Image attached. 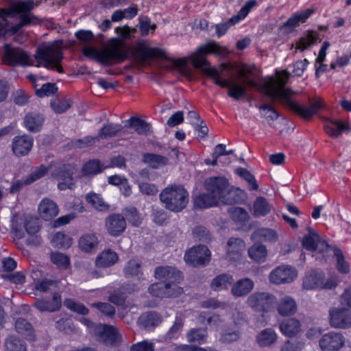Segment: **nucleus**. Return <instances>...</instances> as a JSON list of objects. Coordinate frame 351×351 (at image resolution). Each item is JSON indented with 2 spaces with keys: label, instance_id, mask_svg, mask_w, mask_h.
Listing matches in <instances>:
<instances>
[{
  "label": "nucleus",
  "instance_id": "obj_1",
  "mask_svg": "<svg viewBox=\"0 0 351 351\" xmlns=\"http://www.w3.org/2000/svg\"><path fill=\"white\" fill-rule=\"evenodd\" d=\"M226 52V49L217 43L215 41L208 42L197 47L196 50L197 56L193 59V64L195 68L201 69L205 75L212 78L215 84L221 88H229L228 95L230 97L237 101L241 98L250 101L252 97L247 93L245 85L221 80L219 71L215 67L211 66L207 59L203 56V55L207 54L223 56Z\"/></svg>",
  "mask_w": 351,
  "mask_h": 351
},
{
  "label": "nucleus",
  "instance_id": "obj_2",
  "mask_svg": "<svg viewBox=\"0 0 351 351\" xmlns=\"http://www.w3.org/2000/svg\"><path fill=\"white\" fill-rule=\"evenodd\" d=\"M290 74L287 71H284V76L280 80L282 88H278L274 86L269 87L266 85L262 86L263 92L265 96L272 101H278L285 104L289 110L294 114L298 115L303 119H311L321 108H324V103L322 100H316L309 106H303L299 103L293 101L290 95L293 93L289 87H285V85L289 80Z\"/></svg>",
  "mask_w": 351,
  "mask_h": 351
},
{
  "label": "nucleus",
  "instance_id": "obj_3",
  "mask_svg": "<svg viewBox=\"0 0 351 351\" xmlns=\"http://www.w3.org/2000/svg\"><path fill=\"white\" fill-rule=\"evenodd\" d=\"M121 43V45L112 46L102 52H98L94 48L86 47L82 49V53L86 57L95 59L103 66H110L112 61L122 62L130 58L129 51Z\"/></svg>",
  "mask_w": 351,
  "mask_h": 351
},
{
  "label": "nucleus",
  "instance_id": "obj_4",
  "mask_svg": "<svg viewBox=\"0 0 351 351\" xmlns=\"http://www.w3.org/2000/svg\"><path fill=\"white\" fill-rule=\"evenodd\" d=\"M159 196L165 208L173 212L182 211L189 202V193L182 185L169 186L162 191Z\"/></svg>",
  "mask_w": 351,
  "mask_h": 351
},
{
  "label": "nucleus",
  "instance_id": "obj_5",
  "mask_svg": "<svg viewBox=\"0 0 351 351\" xmlns=\"http://www.w3.org/2000/svg\"><path fill=\"white\" fill-rule=\"evenodd\" d=\"M77 167L74 163H64L55 168L52 176L59 180L58 189L60 191L71 189L74 184V175Z\"/></svg>",
  "mask_w": 351,
  "mask_h": 351
},
{
  "label": "nucleus",
  "instance_id": "obj_6",
  "mask_svg": "<svg viewBox=\"0 0 351 351\" xmlns=\"http://www.w3.org/2000/svg\"><path fill=\"white\" fill-rule=\"evenodd\" d=\"M180 282H154L148 287L149 293L154 297L159 298H175L184 293Z\"/></svg>",
  "mask_w": 351,
  "mask_h": 351
},
{
  "label": "nucleus",
  "instance_id": "obj_7",
  "mask_svg": "<svg viewBox=\"0 0 351 351\" xmlns=\"http://www.w3.org/2000/svg\"><path fill=\"white\" fill-rule=\"evenodd\" d=\"M3 61L10 66L31 65L29 56L22 49L12 47L10 44L4 45Z\"/></svg>",
  "mask_w": 351,
  "mask_h": 351
},
{
  "label": "nucleus",
  "instance_id": "obj_8",
  "mask_svg": "<svg viewBox=\"0 0 351 351\" xmlns=\"http://www.w3.org/2000/svg\"><path fill=\"white\" fill-rule=\"evenodd\" d=\"M275 299L272 294L265 292H255L247 298V304L255 311L269 312L273 308Z\"/></svg>",
  "mask_w": 351,
  "mask_h": 351
},
{
  "label": "nucleus",
  "instance_id": "obj_9",
  "mask_svg": "<svg viewBox=\"0 0 351 351\" xmlns=\"http://www.w3.org/2000/svg\"><path fill=\"white\" fill-rule=\"evenodd\" d=\"M184 258L193 267L205 265L210 260V252L207 246L198 245L186 251Z\"/></svg>",
  "mask_w": 351,
  "mask_h": 351
},
{
  "label": "nucleus",
  "instance_id": "obj_10",
  "mask_svg": "<svg viewBox=\"0 0 351 351\" xmlns=\"http://www.w3.org/2000/svg\"><path fill=\"white\" fill-rule=\"evenodd\" d=\"M136 56L138 60L145 64L149 60L160 58L168 61L172 60L167 55L165 51L159 47H151L145 43H139L135 48Z\"/></svg>",
  "mask_w": 351,
  "mask_h": 351
},
{
  "label": "nucleus",
  "instance_id": "obj_11",
  "mask_svg": "<svg viewBox=\"0 0 351 351\" xmlns=\"http://www.w3.org/2000/svg\"><path fill=\"white\" fill-rule=\"evenodd\" d=\"M95 332L99 341L106 346H118L122 340L117 328L111 325L99 324L97 326Z\"/></svg>",
  "mask_w": 351,
  "mask_h": 351
},
{
  "label": "nucleus",
  "instance_id": "obj_12",
  "mask_svg": "<svg viewBox=\"0 0 351 351\" xmlns=\"http://www.w3.org/2000/svg\"><path fill=\"white\" fill-rule=\"evenodd\" d=\"M35 58L50 65L60 62L64 56L62 49L56 44H51L37 48Z\"/></svg>",
  "mask_w": 351,
  "mask_h": 351
},
{
  "label": "nucleus",
  "instance_id": "obj_13",
  "mask_svg": "<svg viewBox=\"0 0 351 351\" xmlns=\"http://www.w3.org/2000/svg\"><path fill=\"white\" fill-rule=\"evenodd\" d=\"M329 322L336 328H348L351 327V311L345 307L331 308L329 311Z\"/></svg>",
  "mask_w": 351,
  "mask_h": 351
},
{
  "label": "nucleus",
  "instance_id": "obj_14",
  "mask_svg": "<svg viewBox=\"0 0 351 351\" xmlns=\"http://www.w3.org/2000/svg\"><path fill=\"white\" fill-rule=\"evenodd\" d=\"M229 186L228 180L224 176H213L204 181V189L220 201Z\"/></svg>",
  "mask_w": 351,
  "mask_h": 351
},
{
  "label": "nucleus",
  "instance_id": "obj_15",
  "mask_svg": "<svg viewBox=\"0 0 351 351\" xmlns=\"http://www.w3.org/2000/svg\"><path fill=\"white\" fill-rule=\"evenodd\" d=\"M154 277L159 280L158 282H181L183 274L181 271L175 267L165 265L158 266L154 269Z\"/></svg>",
  "mask_w": 351,
  "mask_h": 351
},
{
  "label": "nucleus",
  "instance_id": "obj_16",
  "mask_svg": "<svg viewBox=\"0 0 351 351\" xmlns=\"http://www.w3.org/2000/svg\"><path fill=\"white\" fill-rule=\"evenodd\" d=\"M34 138L28 134L15 136L12 142V152L16 157L27 156L32 149Z\"/></svg>",
  "mask_w": 351,
  "mask_h": 351
},
{
  "label": "nucleus",
  "instance_id": "obj_17",
  "mask_svg": "<svg viewBox=\"0 0 351 351\" xmlns=\"http://www.w3.org/2000/svg\"><path fill=\"white\" fill-rule=\"evenodd\" d=\"M319 344L322 351H338L344 345V337L340 332H329L322 337Z\"/></svg>",
  "mask_w": 351,
  "mask_h": 351
},
{
  "label": "nucleus",
  "instance_id": "obj_18",
  "mask_svg": "<svg viewBox=\"0 0 351 351\" xmlns=\"http://www.w3.org/2000/svg\"><path fill=\"white\" fill-rule=\"evenodd\" d=\"M124 216L119 213H112L106 219V228L108 234L112 237L120 236L126 228Z\"/></svg>",
  "mask_w": 351,
  "mask_h": 351
},
{
  "label": "nucleus",
  "instance_id": "obj_19",
  "mask_svg": "<svg viewBox=\"0 0 351 351\" xmlns=\"http://www.w3.org/2000/svg\"><path fill=\"white\" fill-rule=\"evenodd\" d=\"M295 277L294 270L288 266H279L269 274L270 281L276 285L291 282Z\"/></svg>",
  "mask_w": 351,
  "mask_h": 351
},
{
  "label": "nucleus",
  "instance_id": "obj_20",
  "mask_svg": "<svg viewBox=\"0 0 351 351\" xmlns=\"http://www.w3.org/2000/svg\"><path fill=\"white\" fill-rule=\"evenodd\" d=\"M34 306L40 312H55L60 310L62 306V298L60 293L54 292L51 300L44 298L38 299L35 301Z\"/></svg>",
  "mask_w": 351,
  "mask_h": 351
},
{
  "label": "nucleus",
  "instance_id": "obj_21",
  "mask_svg": "<svg viewBox=\"0 0 351 351\" xmlns=\"http://www.w3.org/2000/svg\"><path fill=\"white\" fill-rule=\"evenodd\" d=\"M254 283L249 278H243L233 282L230 290L231 294L235 298L247 296L254 289Z\"/></svg>",
  "mask_w": 351,
  "mask_h": 351
},
{
  "label": "nucleus",
  "instance_id": "obj_22",
  "mask_svg": "<svg viewBox=\"0 0 351 351\" xmlns=\"http://www.w3.org/2000/svg\"><path fill=\"white\" fill-rule=\"evenodd\" d=\"M276 311L282 317L293 315L298 309L295 300L289 295H285L276 302Z\"/></svg>",
  "mask_w": 351,
  "mask_h": 351
},
{
  "label": "nucleus",
  "instance_id": "obj_23",
  "mask_svg": "<svg viewBox=\"0 0 351 351\" xmlns=\"http://www.w3.org/2000/svg\"><path fill=\"white\" fill-rule=\"evenodd\" d=\"M45 120V118L43 114L38 112H29L24 117V126L29 132L36 133L41 130Z\"/></svg>",
  "mask_w": 351,
  "mask_h": 351
},
{
  "label": "nucleus",
  "instance_id": "obj_24",
  "mask_svg": "<svg viewBox=\"0 0 351 351\" xmlns=\"http://www.w3.org/2000/svg\"><path fill=\"white\" fill-rule=\"evenodd\" d=\"M300 322L294 317L282 319L279 323V329L285 337L291 338L296 336L301 331Z\"/></svg>",
  "mask_w": 351,
  "mask_h": 351
},
{
  "label": "nucleus",
  "instance_id": "obj_25",
  "mask_svg": "<svg viewBox=\"0 0 351 351\" xmlns=\"http://www.w3.org/2000/svg\"><path fill=\"white\" fill-rule=\"evenodd\" d=\"M40 217L45 221L51 220L58 215V207L55 202L49 198H44L38 205Z\"/></svg>",
  "mask_w": 351,
  "mask_h": 351
},
{
  "label": "nucleus",
  "instance_id": "obj_26",
  "mask_svg": "<svg viewBox=\"0 0 351 351\" xmlns=\"http://www.w3.org/2000/svg\"><path fill=\"white\" fill-rule=\"evenodd\" d=\"M246 197V193L243 190L232 186L226 190L220 201L228 205L239 204L245 202Z\"/></svg>",
  "mask_w": 351,
  "mask_h": 351
},
{
  "label": "nucleus",
  "instance_id": "obj_27",
  "mask_svg": "<svg viewBox=\"0 0 351 351\" xmlns=\"http://www.w3.org/2000/svg\"><path fill=\"white\" fill-rule=\"evenodd\" d=\"M324 281V275L322 272L312 271L304 278L302 287L306 290L320 289Z\"/></svg>",
  "mask_w": 351,
  "mask_h": 351
},
{
  "label": "nucleus",
  "instance_id": "obj_28",
  "mask_svg": "<svg viewBox=\"0 0 351 351\" xmlns=\"http://www.w3.org/2000/svg\"><path fill=\"white\" fill-rule=\"evenodd\" d=\"M119 261L117 252L111 249L104 250L96 258L95 264L99 267L107 268L114 265Z\"/></svg>",
  "mask_w": 351,
  "mask_h": 351
},
{
  "label": "nucleus",
  "instance_id": "obj_29",
  "mask_svg": "<svg viewBox=\"0 0 351 351\" xmlns=\"http://www.w3.org/2000/svg\"><path fill=\"white\" fill-rule=\"evenodd\" d=\"M123 273L126 278H140L143 275L142 261L138 258H132L125 265Z\"/></svg>",
  "mask_w": 351,
  "mask_h": 351
},
{
  "label": "nucleus",
  "instance_id": "obj_30",
  "mask_svg": "<svg viewBox=\"0 0 351 351\" xmlns=\"http://www.w3.org/2000/svg\"><path fill=\"white\" fill-rule=\"evenodd\" d=\"M278 339V335L273 328H267L261 330L256 336V342L261 347H270L273 346Z\"/></svg>",
  "mask_w": 351,
  "mask_h": 351
},
{
  "label": "nucleus",
  "instance_id": "obj_31",
  "mask_svg": "<svg viewBox=\"0 0 351 351\" xmlns=\"http://www.w3.org/2000/svg\"><path fill=\"white\" fill-rule=\"evenodd\" d=\"M125 127L134 129L139 135L148 136L151 133V125L143 119L136 117H132L126 120Z\"/></svg>",
  "mask_w": 351,
  "mask_h": 351
},
{
  "label": "nucleus",
  "instance_id": "obj_32",
  "mask_svg": "<svg viewBox=\"0 0 351 351\" xmlns=\"http://www.w3.org/2000/svg\"><path fill=\"white\" fill-rule=\"evenodd\" d=\"M219 199L210 193H200L193 198V206L195 208L206 209L218 205Z\"/></svg>",
  "mask_w": 351,
  "mask_h": 351
},
{
  "label": "nucleus",
  "instance_id": "obj_33",
  "mask_svg": "<svg viewBox=\"0 0 351 351\" xmlns=\"http://www.w3.org/2000/svg\"><path fill=\"white\" fill-rule=\"evenodd\" d=\"M234 282L233 276L229 274H221L211 281L210 287L213 291L228 290Z\"/></svg>",
  "mask_w": 351,
  "mask_h": 351
},
{
  "label": "nucleus",
  "instance_id": "obj_34",
  "mask_svg": "<svg viewBox=\"0 0 351 351\" xmlns=\"http://www.w3.org/2000/svg\"><path fill=\"white\" fill-rule=\"evenodd\" d=\"M271 210V205L265 197L259 196L253 204V215L256 218L267 216Z\"/></svg>",
  "mask_w": 351,
  "mask_h": 351
},
{
  "label": "nucleus",
  "instance_id": "obj_35",
  "mask_svg": "<svg viewBox=\"0 0 351 351\" xmlns=\"http://www.w3.org/2000/svg\"><path fill=\"white\" fill-rule=\"evenodd\" d=\"M324 130L330 136L337 138L343 132L348 130V125L339 120L328 119Z\"/></svg>",
  "mask_w": 351,
  "mask_h": 351
},
{
  "label": "nucleus",
  "instance_id": "obj_36",
  "mask_svg": "<svg viewBox=\"0 0 351 351\" xmlns=\"http://www.w3.org/2000/svg\"><path fill=\"white\" fill-rule=\"evenodd\" d=\"M108 167L99 159L89 160L82 167V172L85 176H95L101 173Z\"/></svg>",
  "mask_w": 351,
  "mask_h": 351
},
{
  "label": "nucleus",
  "instance_id": "obj_37",
  "mask_svg": "<svg viewBox=\"0 0 351 351\" xmlns=\"http://www.w3.org/2000/svg\"><path fill=\"white\" fill-rule=\"evenodd\" d=\"M15 328L16 331L25 336L26 339L34 341L35 334L34 328L30 322L23 317L18 318L15 322Z\"/></svg>",
  "mask_w": 351,
  "mask_h": 351
},
{
  "label": "nucleus",
  "instance_id": "obj_38",
  "mask_svg": "<svg viewBox=\"0 0 351 351\" xmlns=\"http://www.w3.org/2000/svg\"><path fill=\"white\" fill-rule=\"evenodd\" d=\"M188 342L204 344L207 341L208 332L206 328H191L186 334Z\"/></svg>",
  "mask_w": 351,
  "mask_h": 351
},
{
  "label": "nucleus",
  "instance_id": "obj_39",
  "mask_svg": "<svg viewBox=\"0 0 351 351\" xmlns=\"http://www.w3.org/2000/svg\"><path fill=\"white\" fill-rule=\"evenodd\" d=\"M143 162L148 164L152 169H156L166 166L169 162V158L159 154L145 153L143 156Z\"/></svg>",
  "mask_w": 351,
  "mask_h": 351
},
{
  "label": "nucleus",
  "instance_id": "obj_40",
  "mask_svg": "<svg viewBox=\"0 0 351 351\" xmlns=\"http://www.w3.org/2000/svg\"><path fill=\"white\" fill-rule=\"evenodd\" d=\"M123 129V126L119 123H110L105 124L99 130L97 138H100V139H108L115 137Z\"/></svg>",
  "mask_w": 351,
  "mask_h": 351
},
{
  "label": "nucleus",
  "instance_id": "obj_41",
  "mask_svg": "<svg viewBox=\"0 0 351 351\" xmlns=\"http://www.w3.org/2000/svg\"><path fill=\"white\" fill-rule=\"evenodd\" d=\"M141 325L147 330L154 328L162 322L161 315L155 312H148L139 318Z\"/></svg>",
  "mask_w": 351,
  "mask_h": 351
},
{
  "label": "nucleus",
  "instance_id": "obj_42",
  "mask_svg": "<svg viewBox=\"0 0 351 351\" xmlns=\"http://www.w3.org/2000/svg\"><path fill=\"white\" fill-rule=\"evenodd\" d=\"M267 250L265 245L260 243H255L248 250L249 256L256 262L262 263L265 261Z\"/></svg>",
  "mask_w": 351,
  "mask_h": 351
},
{
  "label": "nucleus",
  "instance_id": "obj_43",
  "mask_svg": "<svg viewBox=\"0 0 351 351\" xmlns=\"http://www.w3.org/2000/svg\"><path fill=\"white\" fill-rule=\"evenodd\" d=\"M5 351H27L26 343L15 335H10L5 341Z\"/></svg>",
  "mask_w": 351,
  "mask_h": 351
},
{
  "label": "nucleus",
  "instance_id": "obj_44",
  "mask_svg": "<svg viewBox=\"0 0 351 351\" xmlns=\"http://www.w3.org/2000/svg\"><path fill=\"white\" fill-rule=\"evenodd\" d=\"M332 256L336 258L337 271L342 274H348L350 272V265L346 261L342 250L339 247H334Z\"/></svg>",
  "mask_w": 351,
  "mask_h": 351
},
{
  "label": "nucleus",
  "instance_id": "obj_45",
  "mask_svg": "<svg viewBox=\"0 0 351 351\" xmlns=\"http://www.w3.org/2000/svg\"><path fill=\"white\" fill-rule=\"evenodd\" d=\"M86 202L99 211H106L110 206L106 204L99 194L90 192L86 196Z\"/></svg>",
  "mask_w": 351,
  "mask_h": 351
},
{
  "label": "nucleus",
  "instance_id": "obj_46",
  "mask_svg": "<svg viewBox=\"0 0 351 351\" xmlns=\"http://www.w3.org/2000/svg\"><path fill=\"white\" fill-rule=\"evenodd\" d=\"M123 213L132 226L138 227L142 223V218L136 207L127 206L123 210Z\"/></svg>",
  "mask_w": 351,
  "mask_h": 351
},
{
  "label": "nucleus",
  "instance_id": "obj_47",
  "mask_svg": "<svg viewBox=\"0 0 351 351\" xmlns=\"http://www.w3.org/2000/svg\"><path fill=\"white\" fill-rule=\"evenodd\" d=\"M245 243L242 239L231 237L228 241V254L230 258H235L231 255L239 256L242 251L244 250Z\"/></svg>",
  "mask_w": 351,
  "mask_h": 351
},
{
  "label": "nucleus",
  "instance_id": "obj_48",
  "mask_svg": "<svg viewBox=\"0 0 351 351\" xmlns=\"http://www.w3.org/2000/svg\"><path fill=\"white\" fill-rule=\"evenodd\" d=\"M235 173L247 182L250 191H256L258 189V184L256 182L254 176L247 169L238 167L235 169Z\"/></svg>",
  "mask_w": 351,
  "mask_h": 351
},
{
  "label": "nucleus",
  "instance_id": "obj_49",
  "mask_svg": "<svg viewBox=\"0 0 351 351\" xmlns=\"http://www.w3.org/2000/svg\"><path fill=\"white\" fill-rule=\"evenodd\" d=\"M52 245L59 249H67L72 245V239L62 232L56 233L51 239Z\"/></svg>",
  "mask_w": 351,
  "mask_h": 351
},
{
  "label": "nucleus",
  "instance_id": "obj_50",
  "mask_svg": "<svg viewBox=\"0 0 351 351\" xmlns=\"http://www.w3.org/2000/svg\"><path fill=\"white\" fill-rule=\"evenodd\" d=\"M230 213L232 220L241 226H245L250 219L248 213L243 208H233Z\"/></svg>",
  "mask_w": 351,
  "mask_h": 351
},
{
  "label": "nucleus",
  "instance_id": "obj_51",
  "mask_svg": "<svg viewBox=\"0 0 351 351\" xmlns=\"http://www.w3.org/2000/svg\"><path fill=\"white\" fill-rule=\"evenodd\" d=\"M319 235L315 232L310 231L306 235H304L302 245L304 248L310 252H315L317 249V241H319Z\"/></svg>",
  "mask_w": 351,
  "mask_h": 351
},
{
  "label": "nucleus",
  "instance_id": "obj_52",
  "mask_svg": "<svg viewBox=\"0 0 351 351\" xmlns=\"http://www.w3.org/2000/svg\"><path fill=\"white\" fill-rule=\"evenodd\" d=\"M97 238L94 234H84L79 241L80 247L85 252H90L97 246Z\"/></svg>",
  "mask_w": 351,
  "mask_h": 351
},
{
  "label": "nucleus",
  "instance_id": "obj_53",
  "mask_svg": "<svg viewBox=\"0 0 351 351\" xmlns=\"http://www.w3.org/2000/svg\"><path fill=\"white\" fill-rule=\"evenodd\" d=\"M49 168L44 165L36 167L25 179V185L30 184L43 178L48 173Z\"/></svg>",
  "mask_w": 351,
  "mask_h": 351
},
{
  "label": "nucleus",
  "instance_id": "obj_54",
  "mask_svg": "<svg viewBox=\"0 0 351 351\" xmlns=\"http://www.w3.org/2000/svg\"><path fill=\"white\" fill-rule=\"evenodd\" d=\"M11 97L15 105L24 106L29 103L30 95L25 90L19 88L12 92Z\"/></svg>",
  "mask_w": 351,
  "mask_h": 351
},
{
  "label": "nucleus",
  "instance_id": "obj_55",
  "mask_svg": "<svg viewBox=\"0 0 351 351\" xmlns=\"http://www.w3.org/2000/svg\"><path fill=\"white\" fill-rule=\"evenodd\" d=\"M51 261L59 269H66L70 265V258L68 256L61 252H51Z\"/></svg>",
  "mask_w": 351,
  "mask_h": 351
},
{
  "label": "nucleus",
  "instance_id": "obj_56",
  "mask_svg": "<svg viewBox=\"0 0 351 351\" xmlns=\"http://www.w3.org/2000/svg\"><path fill=\"white\" fill-rule=\"evenodd\" d=\"M72 105L70 98L56 99L51 102V107L56 113L61 114L66 112Z\"/></svg>",
  "mask_w": 351,
  "mask_h": 351
},
{
  "label": "nucleus",
  "instance_id": "obj_57",
  "mask_svg": "<svg viewBox=\"0 0 351 351\" xmlns=\"http://www.w3.org/2000/svg\"><path fill=\"white\" fill-rule=\"evenodd\" d=\"M240 337L241 332L239 330L227 328L221 332L219 340L222 343L228 344L237 341Z\"/></svg>",
  "mask_w": 351,
  "mask_h": 351
},
{
  "label": "nucleus",
  "instance_id": "obj_58",
  "mask_svg": "<svg viewBox=\"0 0 351 351\" xmlns=\"http://www.w3.org/2000/svg\"><path fill=\"white\" fill-rule=\"evenodd\" d=\"M64 305L69 310L82 315H86L89 312L88 308L84 304L77 302L71 298L65 299Z\"/></svg>",
  "mask_w": 351,
  "mask_h": 351
},
{
  "label": "nucleus",
  "instance_id": "obj_59",
  "mask_svg": "<svg viewBox=\"0 0 351 351\" xmlns=\"http://www.w3.org/2000/svg\"><path fill=\"white\" fill-rule=\"evenodd\" d=\"M184 326V319L181 316H176L175 321L165 335L167 339H176Z\"/></svg>",
  "mask_w": 351,
  "mask_h": 351
},
{
  "label": "nucleus",
  "instance_id": "obj_60",
  "mask_svg": "<svg viewBox=\"0 0 351 351\" xmlns=\"http://www.w3.org/2000/svg\"><path fill=\"white\" fill-rule=\"evenodd\" d=\"M256 237L263 238L265 241H275L277 239V234L272 229L263 228L258 229L252 234V239Z\"/></svg>",
  "mask_w": 351,
  "mask_h": 351
},
{
  "label": "nucleus",
  "instance_id": "obj_61",
  "mask_svg": "<svg viewBox=\"0 0 351 351\" xmlns=\"http://www.w3.org/2000/svg\"><path fill=\"white\" fill-rule=\"evenodd\" d=\"M317 39V34L313 32H310L307 37H302L296 44V49L304 51L307 49Z\"/></svg>",
  "mask_w": 351,
  "mask_h": 351
},
{
  "label": "nucleus",
  "instance_id": "obj_62",
  "mask_svg": "<svg viewBox=\"0 0 351 351\" xmlns=\"http://www.w3.org/2000/svg\"><path fill=\"white\" fill-rule=\"evenodd\" d=\"M58 87L55 83L47 82L44 84L40 89L36 90V94L39 97L51 96L58 92Z\"/></svg>",
  "mask_w": 351,
  "mask_h": 351
},
{
  "label": "nucleus",
  "instance_id": "obj_63",
  "mask_svg": "<svg viewBox=\"0 0 351 351\" xmlns=\"http://www.w3.org/2000/svg\"><path fill=\"white\" fill-rule=\"evenodd\" d=\"M304 347V343L298 339L287 340L282 346L280 351H301Z\"/></svg>",
  "mask_w": 351,
  "mask_h": 351
},
{
  "label": "nucleus",
  "instance_id": "obj_64",
  "mask_svg": "<svg viewBox=\"0 0 351 351\" xmlns=\"http://www.w3.org/2000/svg\"><path fill=\"white\" fill-rule=\"evenodd\" d=\"M154 343L147 340H143L141 342L133 344L130 348V351H154Z\"/></svg>",
  "mask_w": 351,
  "mask_h": 351
}]
</instances>
